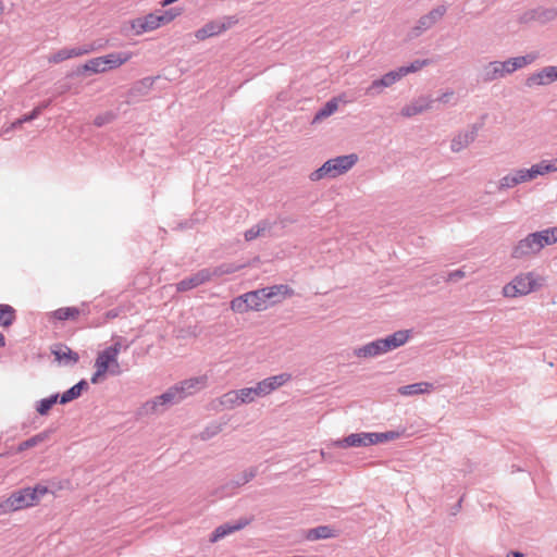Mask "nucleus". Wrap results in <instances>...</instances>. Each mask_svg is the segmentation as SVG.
<instances>
[{
  "instance_id": "f257e3e1",
  "label": "nucleus",
  "mask_w": 557,
  "mask_h": 557,
  "mask_svg": "<svg viewBox=\"0 0 557 557\" xmlns=\"http://www.w3.org/2000/svg\"><path fill=\"white\" fill-rule=\"evenodd\" d=\"M536 58L535 53H528L521 57L509 58L506 61H492L483 67L481 78L485 83L493 82L523 69L534 62Z\"/></svg>"
},
{
  "instance_id": "f03ea898",
  "label": "nucleus",
  "mask_w": 557,
  "mask_h": 557,
  "mask_svg": "<svg viewBox=\"0 0 557 557\" xmlns=\"http://www.w3.org/2000/svg\"><path fill=\"white\" fill-rule=\"evenodd\" d=\"M48 492V487L42 484L21 488L12 493L10 497L0 504V515L30 507L38 503Z\"/></svg>"
},
{
  "instance_id": "7ed1b4c3",
  "label": "nucleus",
  "mask_w": 557,
  "mask_h": 557,
  "mask_svg": "<svg viewBox=\"0 0 557 557\" xmlns=\"http://www.w3.org/2000/svg\"><path fill=\"white\" fill-rule=\"evenodd\" d=\"M358 161L355 153L338 156L325 161L318 170L310 174V180L315 182L324 177L334 178L348 172Z\"/></svg>"
},
{
  "instance_id": "20e7f679",
  "label": "nucleus",
  "mask_w": 557,
  "mask_h": 557,
  "mask_svg": "<svg viewBox=\"0 0 557 557\" xmlns=\"http://www.w3.org/2000/svg\"><path fill=\"white\" fill-rule=\"evenodd\" d=\"M553 245L547 230H542L529 234L527 237L520 239L511 251V257L521 259L532 255L539 253L544 247Z\"/></svg>"
},
{
  "instance_id": "39448f33",
  "label": "nucleus",
  "mask_w": 557,
  "mask_h": 557,
  "mask_svg": "<svg viewBox=\"0 0 557 557\" xmlns=\"http://www.w3.org/2000/svg\"><path fill=\"white\" fill-rule=\"evenodd\" d=\"M133 57L132 52H113L103 57H97L88 60L82 70L95 74L104 73L108 70H114L126 63Z\"/></svg>"
},
{
  "instance_id": "423d86ee",
  "label": "nucleus",
  "mask_w": 557,
  "mask_h": 557,
  "mask_svg": "<svg viewBox=\"0 0 557 557\" xmlns=\"http://www.w3.org/2000/svg\"><path fill=\"white\" fill-rule=\"evenodd\" d=\"M268 308L264 290L256 289L235 297L231 301V309L234 312L244 313L249 310L262 311Z\"/></svg>"
},
{
  "instance_id": "0eeeda50",
  "label": "nucleus",
  "mask_w": 557,
  "mask_h": 557,
  "mask_svg": "<svg viewBox=\"0 0 557 557\" xmlns=\"http://www.w3.org/2000/svg\"><path fill=\"white\" fill-rule=\"evenodd\" d=\"M183 399H185V397L183 396L178 384H175L174 386L168 388L163 394L146 401L141 406L140 410L141 413L153 414L160 411V407L178 404Z\"/></svg>"
},
{
  "instance_id": "6e6552de",
  "label": "nucleus",
  "mask_w": 557,
  "mask_h": 557,
  "mask_svg": "<svg viewBox=\"0 0 557 557\" xmlns=\"http://www.w3.org/2000/svg\"><path fill=\"white\" fill-rule=\"evenodd\" d=\"M447 9H448L447 5L441 4V5L433 8L426 14L420 16V18L417 21L416 25L410 29L409 37L418 38L423 33L431 29L444 17V15L447 12Z\"/></svg>"
},
{
  "instance_id": "1a4fd4ad",
  "label": "nucleus",
  "mask_w": 557,
  "mask_h": 557,
  "mask_svg": "<svg viewBox=\"0 0 557 557\" xmlns=\"http://www.w3.org/2000/svg\"><path fill=\"white\" fill-rule=\"evenodd\" d=\"M535 288V281L531 273L521 274L516 276L510 283L506 284L503 288L505 297L515 298L523 296Z\"/></svg>"
},
{
  "instance_id": "9d476101",
  "label": "nucleus",
  "mask_w": 557,
  "mask_h": 557,
  "mask_svg": "<svg viewBox=\"0 0 557 557\" xmlns=\"http://www.w3.org/2000/svg\"><path fill=\"white\" fill-rule=\"evenodd\" d=\"M236 22L237 21L234 16H223L221 18L210 21L195 32V37L198 40H205L207 38L218 36L230 29L236 24Z\"/></svg>"
},
{
  "instance_id": "9b49d317",
  "label": "nucleus",
  "mask_w": 557,
  "mask_h": 557,
  "mask_svg": "<svg viewBox=\"0 0 557 557\" xmlns=\"http://www.w3.org/2000/svg\"><path fill=\"white\" fill-rule=\"evenodd\" d=\"M117 348H104L99 351L95 360V366L101 367L108 371L110 375L117 376L123 370L119 363V357L116 356Z\"/></svg>"
},
{
  "instance_id": "f8f14e48",
  "label": "nucleus",
  "mask_w": 557,
  "mask_h": 557,
  "mask_svg": "<svg viewBox=\"0 0 557 557\" xmlns=\"http://www.w3.org/2000/svg\"><path fill=\"white\" fill-rule=\"evenodd\" d=\"M97 48L91 44H86L72 48H63L48 57L49 63H61L65 60L88 54L95 51Z\"/></svg>"
},
{
  "instance_id": "ddd939ff",
  "label": "nucleus",
  "mask_w": 557,
  "mask_h": 557,
  "mask_svg": "<svg viewBox=\"0 0 557 557\" xmlns=\"http://www.w3.org/2000/svg\"><path fill=\"white\" fill-rule=\"evenodd\" d=\"M290 379L292 375L289 373H280L277 375L269 376L255 385L257 395H259V397H264L283 386Z\"/></svg>"
},
{
  "instance_id": "4468645a",
  "label": "nucleus",
  "mask_w": 557,
  "mask_h": 557,
  "mask_svg": "<svg viewBox=\"0 0 557 557\" xmlns=\"http://www.w3.org/2000/svg\"><path fill=\"white\" fill-rule=\"evenodd\" d=\"M482 124H472L467 129L459 132L453 139L450 144V149L453 152H459L462 149L467 148L471 143H473L478 136V132L481 128Z\"/></svg>"
},
{
  "instance_id": "2eb2a0df",
  "label": "nucleus",
  "mask_w": 557,
  "mask_h": 557,
  "mask_svg": "<svg viewBox=\"0 0 557 557\" xmlns=\"http://www.w3.org/2000/svg\"><path fill=\"white\" fill-rule=\"evenodd\" d=\"M433 103L434 100L432 99L431 96L422 95L413 99L410 103L406 104L401 109L400 114L405 117H411L426 110L432 109Z\"/></svg>"
},
{
  "instance_id": "dca6fc26",
  "label": "nucleus",
  "mask_w": 557,
  "mask_h": 557,
  "mask_svg": "<svg viewBox=\"0 0 557 557\" xmlns=\"http://www.w3.org/2000/svg\"><path fill=\"white\" fill-rule=\"evenodd\" d=\"M162 25V20L157 13H149L143 17H137L132 21L131 26L136 35H141L146 32H151Z\"/></svg>"
},
{
  "instance_id": "f3484780",
  "label": "nucleus",
  "mask_w": 557,
  "mask_h": 557,
  "mask_svg": "<svg viewBox=\"0 0 557 557\" xmlns=\"http://www.w3.org/2000/svg\"><path fill=\"white\" fill-rule=\"evenodd\" d=\"M257 474L256 468H249L245 470L242 474H239L235 480L227 482L225 485L221 487V492L219 494L220 497L231 496L234 494L235 490L249 481H251Z\"/></svg>"
},
{
  "instance_id": "a211bd4d",
  "label": "nucleus",
  "mask_w": 557,
  "mask_h": 557,
  "mask_svg": "<svg viewBox=\"0 0 557 557\" xmlns=\"http://www.w3.org/2000/svg\"><path fill=\"white\" fill-rule=\"evenodd\" d=\"M401 78V75L397 70L391 71L384 74L381 78L375 79L367 88L366 94L370 96L379 95L383 88L389 87Z\"/></svg>"
},
{
  "instance_id": "6ab92c4d",
  "label": "nucleus",
  "mask_w": 557,
  "mask_h": 557,
  "mask_svg": "<svg viewBox=\"0 0 557 557\" xmlns=\"http://www.w3.org/2000/svg\"><path fill=\"white\" fill-rule=\"evenodd\" d=\"M555 81H557L555 69L553 65H549V66H545L542 70L531 74L525 79V85L528 87L543 86V85H548Z\"/></svg>"
},
{
  "instance_id": "aec40b11",
  "label": "nucleus",
  "mask_w": 557,
  "mask_h": 557,
  "mask_svg": "<svg viewBox=\"0 0 557 557\" xmlns=\"http://www.w3.org/2000/svg\"><path fill=\"white\" fill-rule=\"evenodd\" d=\"M210 281V273L207 269H201L197 273L180 281L176 284L177 292H187Z\"/></svg>"
},
{
  "instance_id": "412c9836",
  "label": "nucleus",
  "mask_w": 557,
  "mask_h": 557,
  "mask_svg": "<svg viewBox=\"0 0 557 557\" xmlns=\"http://www.w3.org/2000/svg\"><path fill=\"white\" fill-rule=\"evenodd\" d=\"M334 445L341 448L371 446V434L370 432L352 433L336 441Z\"/></svg>"
},
{
  "instance_id": "4be33fe9",
  "label": "nucleus",
  "mask_w": 557,
  "mask_h": 557,
  "mask_svg": "<svg viewBox=\"0 0 557 557\" xmlns=\"http://www.w3.org/2000/svg\"><path fill=\"white\" fill-rule=\"evenodd\" d=\"M410 337V331L400 330L394 332L393 334L386 336L385 338H380L384 352H388L394 350L403 345H405Z\"/></svg>"
},
{
  "instance_id": "5701e85b",
  "label": "nucleus",
  "mask_w": 557,
  "mask_h": 557,
  "mask_svg": "<svg viewBox=\"0 0 557 557\" xmlns=\"http://www.w3.org/2000/svg\"><path fill=\"white\" fill-rule=\"evenodd\" d=\"M207 375H200L184 380L177 384L183 393V396L186 398L189 395H193L196 392L205 388L207 386Z\"/></svg>"
},
{
  "instance_id": "b1692460",
  "label": "nucleus",
  "mask_w": 557,
  "mask_h": 557,
  "mask_svg": "<svg viewBox=\"0 0 557 557\" xmlns=\"http://www.w3.org/2000/svg\"><path fill=\"white\" fill-rule=\"evenodd\" d=\"M249 521L247 519L239 520L238 522L231 524L225 523L220 527H218L211 534L210 541L211 542H218L221 539L225 537L226 535L234 533L235 531H239L243 528H245Z\"/></svg>"
},
{
  "instance_id": "393cba45",
  "label": "nucleus",
  "mask_w": 557,
  "mask_h": 557,
  "mask_svg": "<svg viewBox=\"0 0 557 557\" xmlns=\"http://www.w3.org/2000/svg\"><path fill=\"white\" fill-rule=\"evenodd\" d=\"M383 354L385 352L380 338L354 349V355L358 358H373Z\"/></svg>"
},
{
  "instance_id": "a878e982",
  "label": "nucleus",
  "mask_w": 557,
  "mask_h": 557,
  "mask_svg": "<svg viewBox=\"0 0 557 557\" xmlns=\"http://www.w3.org/2000/svg\"><path fill=\"white\" fill-rule=\"evenodd\" d=\"M434 385L429 382H418L409 385H403L398 388V394L401 396H414L430 393Z\"/></svg>"
},
{
  "instance_id": "bb28decb",
  "label": "nucleus",
  "mask_w": 557,
  "mask_h": 557,
  "mask_svg": "<svg viewBox=\"0 0 557 557\" xmlns=\"http://www.w3.org/2000/svg\"><path fill=\"white\" fill-rule=\"evenodd\" d=\"M87 388H88L87 381L86 380H81L78 383L73 385L71 388H69L67 391H65L61 395L59 394V403L61 405H65L67 403H71V401L77 399L78 397H81L82 393L84 391H86Z\"/></svg>"
},
{
  "instance_id": "cd10ccee",
  "label": "nucleus",
  "mask_w": 557,
  "mask_h": 557,
  "mask_svg": "<svg viewBox=\"0 0 557 557\" xmlns=\"http://www.w3.org/2000/svg\"><path fill=\"white\" fill-rule=\"evenodd\" d=\"M523 183L520 169H513L498 181V190H507Z\"/></svg>"
},
{
  "instance_id": "c85d7f7f",
  "label": "nucleus",
  "mask_w": 557,
  "mask_h": 557,
  "mask_svg": "<svg viewBox=\"0 0 557 557\" xmlns=\"http://www.w3.org/2000/svg\"><path fill=\"white\" fill-rule=\"evenodd\" d=\"M271 228V224L267 220L260 221L258 224L247 230L244 234L247 242H251L260 236H264Z\"/></svg>"
},
{
  "instance_id": "c756f323",
  "label": "nucleus",
  "mask_w": 557,
  "mask_h": 557,
  "mask_svg": "<svg viewBox=\"0 0 557 557\" xmlns=\"http://www.w3.org/2000/svg\"><path fill=\"white\" fill-rule=\"evenodd\" d=\"M334 536V530L329 525H319L307 531L306 539L308 541H317L331 539Z\"/></svg>"
},
{
  "instance_id": "7c9ffc66",
  "label": "nucleus",
  "mask_w": 557,
  "mask_h": 557,
  "mask_svg": "<svg viewBox=\"0 0 557 557\" xmlns=\"http://www.w3.org/2000/svg\"><path fill=\"white\" fill-rule=\"evenodd\" d=\"M244 265L242 264H235V263H222L218 267H214L213 269L206 268L208 272L210 273V280L212 277H220L226 274L235 273L236 271L240 270Z\"/></svg>"
},
{
  "instance_id": "2f4dec72",
  "label": "nucleus",
  "mask_w": 557,
  "mask_h": 557,
  "mask_svg": "<svg viewBox=\"0 0 557 557\" xmlns=\"http://www.w3.org/2000/svg\"><path fill=\"white\" fill-rule=\"evenodd\" d=\"M57 403H59V394H52L49 397L42 398L36 403V411L40 416H46Z\"/></svg>"
},
{
  "instance_id": "473e14b6",
  "label": "nucleus",
  "mask_w": 557,
  "mask_h": 557,
  "mask_svg": "<svg viewBox=\"0 0 557 557\" xmlns=\"http://www.w3.org/2000/svg\"><path fill=\"white\" fill-rule=\"evenodd\" d=\"M338 108L337 98L329 100L314 115L313 122L321 121L332 115Z\"/></svg>"
},
{
  "instance_id": "72a5a7b5",
  "label": "nucleus",
  "mask_w": 557,
  "mask_h": 557,
  "mask_svg": "<svg viewBox=\"0 0 557 557\" xmlns=\"http://www.w3.org/2000/svg\"><path fill=\"white\" fill-rule=\"evenodd\" d=\"M51 314L59 321L73 320L78 317L79 310L76 307H63L54 310Z\"/></svg>"
},
{
  "instance_id": "f704fd0d",
  "label": "nucleus",
  "mask_w": 557,
  "mask_h": 557,
  "mask_svg": "<svg viewBox=\"0 0 557 557\" xmlns=\"http://www.w3.org/2000/svg\"><path fill=\"white\" fill-rule=\"evenodd\" d=\"M520 171L523 183L531 182L535 180L537 176L546 174L541 162L533 164L530 169H520Z\"/></svg>"
},
{
  "instance_id": "c9c22d12",
  "label": "nucleus",
  "mask_w": 557,
  "mask_h": 557,
  "mask_svg": "<svg viewBox=\"0 0 557 557\" xmlns=\"http://www.w3.org/2000/svg\"><path fill=\"white\" fill-rule=\"evenodd\" d=\"M49 434L47 431L38 433L18 444V451L27 450L32 447L37 446L38 444L45 442L48 438Z\"/></svg>"
},
{
  "instance_id": "e433bc0d",
  "label": "nucleus",
  "mask_w": 557,
  "mask_h": 557,
  "mask_svg": "<svg viewBox=\"0 0 557 557\" xmlns=\"http://www.w3.org/2000/svg\"><path fill=\"white\" fill-rule=\"evenodd\" d=\"M264 290V294L267 296V301L269 299H272L278 295L283 296H290L293 294V290L287 285H274L265 288H261Z\"/></svg>"
},
{
  "instance_id": "4c0bfd02",
  "label": "nucleus",
  "mask_w": 557,
  "mask_h": 557,
  "mask_svg": "<svg viewBox=\"0 0 557 557\" xmlns=\"http://www.w3.org/2000/svg\"><path fill=\"white\" fill-rule=\"evenodd\" d=\"M220 404L225 408H234L236 406L243 405L242 401H239V393L238 389L236 391H230L222 395L220 399Z\"/></svg>"
},
{
  "instance_id": "58836bf2",
  "label": "nucleus",
  "mask_w": 557,
  "mask_h": 557,
  "mask_svg": "<svg viewBox=\"0 0 557 557\" xmlns=\"http://www.w3.org/2000/svg\"><path fill=\"white\" fill-rule=\"evenodd\" d=\"M53 354L55 356V359L59 361L65 360L66 362L76 363L79 358L77 352L71 350L67 347H65L64 349L54 350Z\"/></svg>"
},
{
  "instance_id": "ea45409f",
  "label": "nucleus",
  "mask_w": 557,
  "mask_h": 557,
  "mask_svg": "<svg viewBox=\"0 0 557 557\" xmlns=\"http://www.w3.org/2000/svg\"><path fill=\"white\" fill-rule=\"evenodd\" d=\"M430 62L429 60H414L407 66H400L398 67V71L401 75V77L406 76L409 73H414L421 70L423 66L428 65Z\"/></svg>"
},
{
  "instance_id": "a19ab883",
  "label": "nucleus",
  "mask_w": 557,
  "mask_h": 557,
  "mask_svg": "<svg viewBox=\"0 0 557 557\" xmlns=\"http://www.w3.org/2000/svg\"><path fill=\"white\" fill-rule=\"evenodd\" d=\"M52 103V99L45 100L40 102L38 106H36L29 113L24 114V120H28V122H32L40 116V114L44 112V110L48 109Z\"/></svg>"
},
{
  "instance_id": "79ce46f5",
  "label": "nucleus",
  "mask_w": 557,
  "mask_h": 557,
  "mask_svg": "<svg viewBox=\"0 0 557 557\" xmlns=\"http://www.w3.org/2000/svg\"><path fill=\"white\" fill-rule=\"evenodd\" d=\"M238 393L239 401H242V404H250L255 401L257 397H259V395H257V389L255 386L240 388L238 389Z\"/></svg>"
},
{
  "instance_id": "37998d69",
  "label": "nucleus",
  "mask_w": 557,
  "mask_h": 557,
  "mask_svg": "<svg viewBox=\"0 0 557 557\" xmlns=\"http://www.w3.org/2000/svg\"><path fill=\"white\" fill-rule=\"evenodd\" d=\"M114 117H115V115L113 112H106V113L97 115L94 120V124L98 127H101V126L112 122L114 120Z\"/></svg>"
},
{
  "instance_id": "c03bdc74",
  "label": "nucleus",
  "mask_w": 557,
  "mask_h": 557,
  "mask_svg": "<svg viewBox=\"0 0 557 557\" xmlns=\"http://www.w3.org/2000/svg\"><path fill=\"white\" fill-rule=\"evenodd\" d=\"M0 313L3 315V319H9L11 321V325L15 320V310L10 305H0Z\"/></svg>"
},
{
  "instance_id": "a18cd8bd",
  "label": "nucleus",
  "mask_w": 557,
  "mask_h": 557,
  "mask_svg": "<svg viewBox=\"0 0 557 557\" xmlns=\"http://www.w3.org/2000/svg\"><path fill=\"white\" fill-rule=\"evenodd\" d=\"M386 434V441H394L400 437H404L406 435V429L401 428L398 430L387 431Z\"/></svg>"
},
{
  "instance_id": "49530a36",
  "label": "nucleus",
  "mask_w": 557,
  "mask_h": 557,
  "mask_svg": "<svg viewBox=\"0 0 557 557\" xmlns=\"http://www.w3.org/2000/svg\"><path fill=\"white\" fill-rule=\"evenodd\" d=\"M95 369H96V371L94 372V374L90 377V382L92 384H97L100 381L101 377L106 376V374H109L108 371L103 370L99 366H95Z\"/></svg>"
},
{
  "instance_id": "de8ad7c7",
  "label": "nucleus",
  "mask_w": 557,
  "mask_h": 557,
  "mask_svg": "<svg viewBox=\"0 0 557 557\" xmlns=\"http://www.w3.org/2000/svg\"><path fill=\"white\" fill-rule=\"evenodd\" d=\"M158 15L162 20V25H164V24L170 23L171 21H173L178 15V13L174 12V10L171 9V10L165 11V12H163L161 14H158Z\"/></svg>"
},
{
  "instance_id": "09e8293b",
  "label": "nucleus",
  "mask_w": 557,
  "mask_h": 557,
  "mask_svg": "<svg viewBox=\"0 0 557 557\" xmlns=\"http://www.w3.org/2000/svg\"><path fill=\"white\" fill-rule=\"evenodd\" d=\"M465 276H466L465 271L462 269H458V270L449 272L446 280L448 282H458L459 280L463 278Z\"/></svg>"
},
{
  "instance_id": "8fccbe9b",
  "label": "nucleus",
  "mask_w": 557,
  "mask_h": 557,
  "mask_svg": "<svg viewBox=\"0 0 557 557\" xmlns=\"http://www.w3.org/2000/svg\"><path fill=\"white\" fill-rule=\"evenodd\" d=\"M123 338L121 336L116 337L112 345L108 346V348H117L116 356L119 357L122 350H126L128 348V344L123 345Z\"/></svg>"
},
{
  "instance_id": "3c124183",
  "label": "nucleus",
  "mask_w": 557,
  "mask_h": 557,
  "mask_svg": "<svg viewBox=\"0 0 557 557\" xmlns=\"http://www.w3.org/2000/svg\"><path fill=\"white\" fill-rule=\"evenodd\" d=\"M541 163H542L546 174L549 173V172H556L557 171V158L554 159V160H550V161L543 160V161H541Z\"/></svg>"
},
{
  "instance_id": "603ef678",
  "label": "nucleus",
  "mask_w": 557,
  "mask_h": 557,
  "mask_svg": "<svg viewBox=\"0 0 557 557\" xmlns=\"http://www.w3.org/2000/svg\"><path fill=\"white\" fill-rule=\"evenodd\" d=\"M370 434H371V445L387 442L385 432H382V433L370 432Z\"/></svg>"
},
{
  "instance_id": "864d4df0",
  "label": "nucleus",
  "mask_w": 557,
  "mask_h": 557,
  "mask_svg": "<svg viewBox=\"0 0 557 557\" xmlns=\"http://www.w3.org/2000/svg\"><path fill=\"white\" fill-rule=\"evenodd\" d=\"M557 13L554 9L543 10V22L552 21L556 17Z\"/></svg>"
},
{
  "instance_id": "5fc2aeb1",
  "label": "nucleus",
  "mask_w": 557,
  "mask_h": 557,
  "mask_svg": "<svg viewBox=\"0 0 557 557\" xmlns=\"http://www.w3.org/2000/svg\"><path fill=\"white\" fill-rule=\"evenodd\" d=\"M220 431V428L219 426H214L212 429L208 428L205 432H202V440H208L210 437H212L213 435H215L218 432Z\"/></svg>"
},
{
  "instance_id": "6e6d98bb",
  "label": "nucleus",
  "mask_w": 557,
  "mask_h": 557,
  "mask_svg": "<svg viewBox=\"0 0 557 557\" xmlns=\"http://www.w3.org/2000/svg\"><path fill=\"white\" fill-rule=\"evenodd\" d=\"M454 96L453 90H447L443 92L436 100L443 103H448L450 98Z\"/></svg>"
},
{
  "instance_id": "4d7b16f0",
  "label": "nucleus",
  "mask_w": 557,
  "mask_h": 557,
  "mask_svg": "<svg viewBox=\"0 0 557 557\" xmlns=\"http://www.w3.org/2000/svg\"><path fill=\"white\" fill-rule=\"evenodd\" d=\"M550 238V243H557V226L546 228Z\"/></svg>"
},
{
  "instance_id": "13d9d810",
  "label": "nucleus",
  "mask_w": 557,
  "mask_h": 557,
  "mask_svg": "<svg viewBox=\"0 0 557 557\" xmlns=\"http://www.w3.org/2000/svg\"><path fill=\"white\" fill-rule=\"evenodd\" d=\"M28 120H24V115L18 117L17 120H15L14 122H12L10 124V128H13V129H16L18 127H21L24 123H27Z\"/></svg>"
},
{
  "instance_id": "bf43d9fd",
  "label": "nucleus",
  "mask_w": 557,
  "mask_h": 557,
  "mask_svg": "<svg viewBox=\"0 0 557 557\" xmlns=\"http://www.w3.org/2000/svg\"><path fill=\"white\" fill-rule=\"evenodd\" d=\"M12 131H13V128H10V125H8V126H3V127L1 128V133H0V135H1L2 137H5V136H7L10 132H12Z\"/></svg>"
},
{
  "instance_id": "052dcab7",
  "label": "nucleus",
  "mask_w": 557,
  "mask_h": 557,
  "mask_svg": "<svg viewBox=\"0 0 557 557\" xmlns=\"http://www.w3.org/2000/svg\"><path fill=\"white\" fill-rule=\"evenodd\" d=\"M507 557H523V555L519 552H511Z\"/></svg>"
},
{
  "instance_id": "680f3d73",
  "label": "nucleus",
  "mask_w": 557,
  "mask_h": 557,
  "mask_svg": "<svg viewBox=\"0 0 557 557\" xmlns=\"http://www.w3.org/2000/svg\"><path fill=\"white\" fill-rule=\"evenodd\" d=\"M5 346V337L2 333H0V347Z\"/></svg>"
},
{
  "instance_id": "e2e57ef3",
  "label": "nucleus",
  "mask_w": 557,
  "mask_h": 557,
  "mask_svg": "<svg viewBox=\"0 0 557 557\" xmlns=\"http://www.w3.org/2000/svg\"><path fill=\"white\" fill-rule=\"evenodd\" d=\"M107 315H108L109 318H115V317H117V312H116V311H114V310H111V311H109V312H108V314H107Z\"/></svg>"
},
{
  "instance_id": "0e129e2a",
  "label": "nucleus",
  "mask_w": 557,
  "mask_h": 557,
  "mask_svg": "<svg viewBox=\"0 0 557 557\" xmlns=\"http://www.w3.org/2000/svg\"><path fill=\"white\" fill-rule=\"evenodd\" d=\"M4 12V7L0 3V16L3 14Z\"/></svg>"
},
{
  "instance_id": "69168bd1",
  "label": "nucleus",
  "mask_w": 557,
  "mask_h": 557,
  "mask_svg": "<svg viewBox=\"0 0 557 557\" xmlns=\"http://www.w3.org/2000/svg\"><path fill=\"white\" fill-rule=\"evenodd\" d=\"M555 73H556V79H557V66H554Z\"/></svg>"
}]
</instances>
